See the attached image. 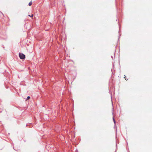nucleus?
I'll list each match as a JSON object with an SVG mask.
<instances>
[{
    "label": "nucleus",
    "instance_id": "obj_3",
    "mask_svg": "<svg viewBox=\"0 0 152 152\" xmlns=\"http://www.w3.org/2000/svg\"><path fill=\"white\" fill-rule=\"evenodd\" d=\"M32 2L31 1H30L29 3H28V5L29 6H31L32 5Z\"/></svg>",
    "mask_w": 152,
    "mask_h": 152
},
{
    "label": "nucleus",
    "instance_id": "obj_5",
    "mask_svg": "<svg viewBox=\"0 0 152 152\" xmlns=\"http://www.w3.org/2000/svg\"><path fill=\"white\" fill-rule=\"evenodd\" d=\"M28 16H29L31 17H33V14H32V15H28Z\"/></svg>",
    "mask_w": 152,
    "mask_h": 152
},
{
    "label": "nucleus",
    "instance_id": "obj_4",
    "mask_svg": "<svg viewBox=\"0 0 152 152\" xmlns=\"http://www.w3.org/2000/svg\"><path fill=\"white\" fill-rule=\"evenodd\" d=\"M113 120L114 122V123L115 124L116 122H115V120L114 119V118L113 117Z\"/></svg>",
    "mask_w": 152,
    "mask_h": 152
},
{
    "label": "nucleus",
    "instance_id": "obj_2",
    "mask_svg": "<svg viewBox=\"0 0 152 152\" xmlns=\"http://www.w3.org/2000/svg\"><path fill=\"white\" fill-rule=\"evenodd\" d=\"M30 96H28L27 97L26 99V100H27L29 99H30Z\"/></svg>",
    "mask_w": 152,
    "mask_h": 152
},
{
    "label": "nucleus",
    "instance_id": "obj_6",
    "mask_svg": "<svg viewBox=\"0 0 152 152\" xmlns=\"http://www.w3.org/2000/svg\"><path fill=\"white\" fill-rule=\"evenodd\" d=\"M111 58L113 59V57L112 56H111Z\"/></svg>",
    "mask_w": 152,
    "mask_h": 152
},
{
    "label": "nucleus",
    "instance_id": "obj_1",
    "mask_svg": "<svg viewBox=\"0 0 152 152\" xmlns=\"http://www.w3.org/2000/svg\"><path fill=\"white\" fill-rule=\"evenodd\" d=\"M19 57L21 59H23L25 58V56L23 53H19Z\"/></svg>",
    "mask_w": 152,
    "mask_h": 152
},
{
    "label": "nucleus",
    "instance_id": "obj_7",
    "mask_svg": "<svg viewBox=\"0 0 152 152\" xmlns=\"http://www.w3.org/2000/svg\"><path fill=\"white\" fill-rule=\"evenodd\" d=\"M116 146L117 147V144H116Z\"/></svg>",
    "mask_w": 152,
    "mask_h": 152
}]
</instances>
